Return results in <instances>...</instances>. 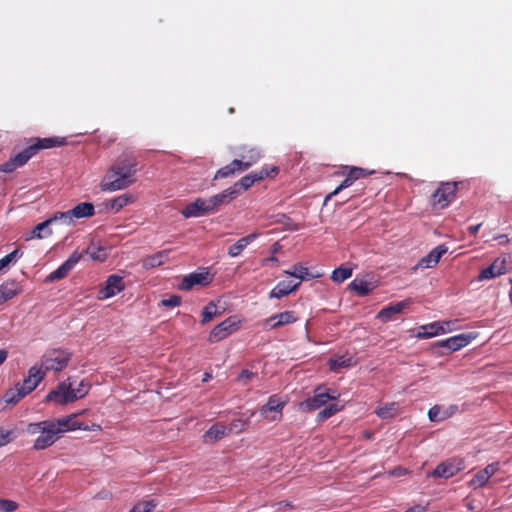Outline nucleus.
<instances>
[{"label":"nucleus","mask_w":512,"mask_h":512,"mask_svg":"<svg viewBox=\"0 0 512 512\" xmlns=\"http://www.w3.org/2000/svg\"><path fill=\"white\" fill-rule=\"evenodd\" d=\"M256 374L250 370L243 369L238 376V381L245 384L247 380L253 378Z\"/></svg>","instance_id":"nucleus-53"},{"label":"nucleus","mask_w":512,"mask_h":512,"mask_svg":"<svg viewBox=\"0 0 512 512\" xmlns=\"http://www.w3.org/2000/svg\"><path fill=\"white\" fill-rule=\"evenodd\" d=\"M23 151L28 156V158L31 159L39 151V146H37L36 142L34 141V143L23 149Z\"/></svg>","instance_id":"nucleus-54"},{"label":"nucleus","mask_w":512,"mask_h":512,"mask_svg":"<svg viewBox=\"0 0 512 512\" xmlns=\"http://www.w3.org/2000/svg\"><path fill=\"white\" fill-rule=\"evenodd\" d=\"M168 251L162 250L143 260V267L146 269L154 268L162 265L168 260Z\"/></svg>","instance_id":"nucleus-34"},{"label":"nucleus","mask_w":512,"mask_h":512,"mask_svg":"<svg viewBox=\"0 0 512 512\" xmlns=\"http://www.w3.org/2000/svg\"><path fill=\"white\" fill-rule=\"evenodd\" d=\"M482 224L472 225L468 228L469 233L472 236H476Z\"/></svg>","instance_id":"nucleus-58"},{"label":"nucleus","mask_w":512,"mask_h":512,"mask_svg":"<svg viewBox=\"0 0 512 512\" xmlns=\"http://www.w3.org/2000/svg\"><path fill=\"white\" fill-rule=\"evenodd\" d=\"M278 327H280V325H279V323H277V314H274V315L268 317L264 321V328L267 330H272V329H275Z\"/></svg>","instance_id":"nucleus-52"},{"label":"nucleus","mask_w":512,"mask_h":512,"mask_svg":"<svg viewBox=\"0 0 512 512\" xmlns=\"http://www.w3.org/2000/svg\"><path fill=\"white\" fill-rule=\"evenodd\" d=\"M284 273L299 279L300 283L301 281H306L319 276L310 274L309 269L307 267L302 266L301 264L293 265L291 269L285 270Z\"/></svg>","instance_id":"nucleus-32"},{"label":"nucleus","mask_w":512,"mask_h":512,"mask_svg":"<svg viewBox=\"0 0 512 512\" xmlns=\"http://www.w3.org/2000/svg\"><path fill=\"white\" fill-rule=\"evenodd\" d=\"M27 394L21 389V387L16 384L14 388L9 389L5 395L4 400L9 404H16L22 398H24Z\"/></svg>","instance_id":"nucleus-38"},{"label":"nucleus","mask_w":512,"mask_h":512,"mask_svg":"<svg viewBox=\"0 0 512 512\" xmlns=\"http://www.w3.org/2000/svg\"><path fill=\"white\" fill-rule=\"evenodd\" d=\"M18 291L19 286L15 280L4 282L0 286V305L16 296Z\"/></svg>","instance_id":"nucleus-29"},{"label":"nucleus","mask_w":512,"mask_h":512,"mask_svg":"<svg viewBox=\"0 0 512 512\" xmlns=\"http://www.w3.org/2000/svg\"><path fill=\"white\" fill-rule=\"evenodd\" d=\"M213 213L209 199L197 198L181 211L185 218H198Z\"/></svg>","instance_id":"nucleus-8"},{"label":"nucleus","mask_w":512,"mask_h":512,"mask_svg":"<svg viewBox=\"0 0 512 512\" xmlns=\"http://www.w3.org/2000/svg\"><path fill=\"white\" fill-rule=\"evenodd\" d=\"M73 219H80L84 217H91L95 214V208L92 203L82 202L77 204L71 209Z\"/></svg>","instance_id":"nucleus-33"},{"label":"nucleus","mask_w":512,"mask_h":512,"mask_svg":"<svg viewBox=\"0 0 512 512\" xmlns=\"http://www.w3.org/2000/svg\"><path fill=\"white\" fill-rule=\"evenodd\" d=\"M137 163L126 156L119 157L104 176L101 189L103 191H117L129 187L135 182Z\"/></svg>","instance_id":"nucleus-2"},{"label":"nucleus","mask_w":512,"mask_h":512,"mask_svg":"<svg viewBox=\"0 0 512 512\" xmlns=\"http://www.w3.org/2000/svg\"><path fill=\"white\" fill-rule=\"evenodd\" d=\"M285 404L286 402L278 395H272L269 397L267 403L260 409V414L268 420H278L281 417Z\"/></svg>","instance_id":"nucleus-9"},{"label":"nucleus","mask_w":512,"mask_h":512,"mask_svg":"<svg viewBox=\"0 0 512 512\" xmlns=\"http://www.w3.org/2000/svg\"><path fill=\"white\" fill-rule=\"evenodd\" d=\"M338 395L330 394L324 387H317L314 390V395L302 401L300 408L304 411H313L324 406L329 400H336Z\"/></svg>","instance_id":"nucleus-7"},{"label":"nucleus","mask_w":512,"mask_h":512,"mask_svg":"<svg viewBox=\"0 0 512 512\" xmlns=\"http://www.w3.org/2000/svg\"><path fill=\"white\" fill-rule=\"evenodd\" d=\"M246 158L248 159L246 162H252L253 165L261 158V153L256 149H251L249 151V155Z\"/></svg>","instance_id":"nucleus-55"},{"label":"nucleus","mask_w":512,"mask_h":512,"mask_svg":"<svg viewBox=\"0 0 512 512\" xmlns=\"http://www.w3.org/2000/svg\"><path fill=\"white\" fill-rule=\"evenodd\" d=\"M219 314L217 305L214 302H210L202 310L201 323L206 324Z\"/></svg>","instance_id":"nucleus-41"},{"label":"nucleus","mask_w":512,"mask_h":512,"mask_svg":"<svg viewBox=\"0 0 512 512\" xmlns=\"http://www.w3.org/2000/svg\"><path fill=\"white\" fill-rule=\"evenodd\" d=\"M161 303L166 307H177L181 303V297L178 295H171L170 297L163 299Z\"/></svg>","instance_id":"nucleus-50"},{"label":"nucleus","mask_w":512,"mask_h":512,"mask_svg":"<svg viewBox=\"0 0 512 512\" xmlns=\"http://www.w3.org/2000/svg\"><path fill=\"white\" fill-rule=\"evenodd\" d=\"M298 320L294 311H284L281 313H277V323H279L280 327L288 324H292Z\"/></svg>","instance_id":"nucleus-44"},{"label":"nucleus","mask_w":512,"mask_h":512,"mask_svg":"<svg viewBox=\"0 0 512 512\" xmlns=\"http://www.w3.org/2000/svg\"><path fill=\"white\" fill-rule=\"evenodd\" d=\"M232 429L233 427L227 428L225 425L220 423L214 424L203 435L204 442L214 443L226 436L232 431Z\"/></svg>","instance_id":"nucleus-24"},{"label":"nucleus","mask_w":512,"mask_h":512,"mask_svg":"<svg viewBox=\"0 0 512 512\" xmlns=\"http://www.w3.org/2000/svg\"><path fill=\"white\" fill-rule=\"evenodd\" d=\"M18 385L26 394H29L35 389L34 383L28 376L24 378V380L21 383H18Z\"/></svg>","instance_id":"nucleus-51"},{"label":"nucleus","mask_w":512,"mask_h":512,"mask_svg":"<svg viewBox=\"0 0 512 512\" xmlns=\"http://www.w3.org/2000/svg\"><path fill=\"white\" fill-rule=\"evenodd\" d=\"M18 505L16 502L8 499L0 500V509L4 512H13L17 509Z\"/></svg>","instance_id":"nucleus-49"},{"label":"nucleus","mask_w":512,"mask_h":512,"mask_svg":"<svg viewBox=\"0 0 512 512\" xmlns=\"http://www.w3.org/2000/svg\"><path fill=\"white\" fill-rule=\"evenodd\" d=\"M76 429H88L77 422L76 414H72L55 421L45 420L30 423L27 427V431L30 434H39L33 445L35 450H43L52 446L62 433Z\"/></svg>","instance_id":"nucleus-1"},{"label":"nucleus","mask_w":512,"mask_h":512,"mask_svg":"<svg viewBox=\"0 0 512 512\" xmlns=\"http://www.w3.org/2000/svg\"><path fill=\"white\" fill-rule=\"evenodd\" d=\"M507 271L506 260L497 258L478 275V281H485L505 274Z\"/></svg>","instance_id":"nucleus-17"},{"label":"nucleus","mask_w":512,"mask_h":512,"mask_svg":"<svg viewBox=\"0 0 512 512\" xmlns=\"http://www.w3.org/2000/svg\"><path fill=\"white\" fill-rule=\"evenodd\" d=\"M52 225V220H45L39 224H37L33 230L30 232L29 235H27L26 240L31 239H43L45 237H48L52 235V230L50 229V226Z\"/></svg>","instance_id":"nucleus-30"},{"label":"nucleus","mask_w":512,"mask_h":512,"mask_svg":"<svg viewBox=\"0 0 512 512\" xmlns=\"http://www.w3.org/2000/svg\"><path fill=\"white\" fill-rule=\"evenodd\" d=\"M35 142L37 146H39V150L48 149L63 144V141H59L57 138H37L35 139Z\"/></svg>","instance_id":"nucleus-47"},{"label":"nucleus","mask_w":512,"mask_h":512,"mask_svg":"<svg viewBox=\"0 0 512 512\" xmlns=\"http://www.w3.org/2000/svg\"><path fill=\"white\" fill-rule=\"evenodd\" d=\"M279 249H280L279 243H277V242L274 243L273 246H272V252L273 253H277L279 251Z\"/></svg>","instance_id":"nucleus-61"},{"label":"nucleus","mask_w":512,"mask_h":512,"mask_svg":"<svg viewBox=\"0 0 512 512\" xmlns=\"http://www.w3.org/2000/svg\"><path fill=\"white\" fill-rule=\"evenodd\" d=\"M265 261H271V262H278V259L275 257V256H271L269 258H267Z\"/></svg>","instance_id":"nucleus-63"},{"label":"nucleus","mask_w":512,"mask_h":512,"mask_svg":"<svg viewBox=\"0 0 512 512\" xmlns=\"http://www.w3.org/2000/svg\"><path fill=\"white\" fill-rule=\"evenodd\" d=\"M157 505L155 499H143L136 502L128 512H153Z\"/></svg>","instance_id":"nucleus-37"},{"label":"nucleus","mask_w":512,"mask_h":512,"mask_svg":"<svg viewBox=\"0 0 512 512\" xmlns=\"http://www.w3.org/2000/svg\"><path fill=\"white\" fill-rule=\"evenodd\" d=\"M239 195V189L236 188H227L221 193H218L209 199L211 208L216 211L221 205H225L230 203L233 199H235Z\"/></svg>","instance_id":"nucleus-21"},{"label":"nucleus","mask_w":512,"mask_h":512,"mask_svg":"<svg viewBox=\"0 0 512 512\" xmlns=\"http://www.w3.org/2000/svg\"><path fill=\"white\" fill-rule=\"evenodd\" d=\"M352 268L340 266L333 270L331 279L336 283H342L352 276Z\"/></svg>","instance_id":"nucleus-40"},{"label":"nucleus","mask_w":512,"mask_h":512,"mask_svg":"<svg viewBox=\"0 0 512 512\" xmlns=\"http://www.w3.org/2000/svg\"><path fill=\"white\" fill-rule=\"evenodd\" d=\"M349 287L359 296H366L377 287V281L355 278Z\"/></svg>","instance_id":"nucleus-26"},{"label":"nucleus","mask_w":512,"mask_h":512,"mask_svg":"<svg viewBox=\"0 0 512 512\" xmlns=\"http://www.w3.org/2000/svg\"><path fill=\"white\" fill-rule=\"evenodd\" d=\"M211 378H212L211 374H209V373H205L204 378H203V381H204V382H206V381H208V380H209V379H211Z\"/></svg>","instance_id":"nucleus-62"},{"label":"nucleus","mask_w":512,"mask_h":512,"mask_svg":"<svg viewBox=\"0 0 512 512\" xmlns=\"http://www.w3.org/2000/svg\"><path fill=\"white\" fill-rule=\"evenodd\" d=\"M366 175H368V173L364 169L359 168V167H350L346 178L341 182V184L339 186H337L334 189L333 194H338L343 189H346V188L352 186L356 180H358L361 177H364Z\"/></svg>","instance_id":"nucleus-25"},{"label":"nucleus","mask_w":512,"mask_h":512,"mask_svg":"<svg viewBox=\"0 0 512 512\" xmlns=\"http://www.w3.org/2000/svg\"><path fill=\"white\" fill-rule=\"evenodd\" d=\"M258 236V233H251L245 237L240 238L235 244L228 248V255L230 257L239 256L250 243L257 239Z\"/></svg>","instance_id":"nucleus-28"},{"label":"nucleus","mask_w":512,"mask_h":512,"mask_svg":"<svg viewBox=\"0 0 512 512\" xmlns=\"http://www.w3.org/2000/svg\"><path fill=\"white\" fill-rule=\"evenodd\" d=\"M124 288L125 284L123 278L119 275L112 274L107 278L105 286L99 290V299L104 300L111 298L124 290Z\"/></svg>","instance_id":"nucleus-12"},{"label":"nucleus","mask_w":512,"mask_h":512,"mask_svg":"<svg viewBox=\"0 0 512 512\" xmlns=\"http://www.w3.org/2000/svg\"><path fill=\"white\" fill-rule=\"evenodd\" d=\"M46 375L45 370L42 368L41 365H33L29 371H28V377L32 380L34 383L35 388L38 386V384L44 379Z\"/></svg>","instance_id":"nucleus-42"},{"label":"nucleus","mask_w":512,"mask_h":512,"mask_svg":"<svg viewBox=\"0 0 512 512\" xmlns=\"http://www.w3.org/2000/svg\"><path fill=\"white\" fill-rule=\"evenodd\" d=\"M84 254H88L91 259L101 262L104 261L107 257L105 249H103L102 247H96L94 245L88 246L87 249L83 252L75 250L65 262H63L56 270H54L47 276L46 281L54 282L65 278L68 275V273L81 260Z\"/></svg>","instance_id":"nucleus-4"},{"label":"nucleus","mask_w":512,"mask_h":512,"mask_svg":"<svg viewBox=\"0 0 512 512\" xmlns=\"http://www.w3.org/2000/svg\"><path fill=\"white\" fill-rule=\"evenodd\" d=\"M238 328V323L232 317H229L212 329L209 334V341L211 343L219 342L231 335Z\"/></svg>","instance_id":"nucleus-10"},{"label":"nucleus","mask_w":512,"mask_h":512,"mask_svg":"<svg viewBox=\"0 0 512 512\" xmlns=\"http://www.w3.org/2000/svg\"><path fill=\"white\" fill-rule=\"evenodd\" d=\"M412 304V299L408 298L403 301L390 304L384 308H382L378 314L377 319L382 322H388L394 319V316L403 312L406 308H408Z\"/></svg>","instance_id":"nucleus-16"},{"label":"nucleus","mask_w":512,"mask_h":512,"mask_svg":"<svg viewBox=\"0 0 512 512\" xmlns=\"http://www.w3.org/2000/svg\"><path fill=\"white\" fill-rule=\"evenodd\" d=\"M76 380L72 377L67 378L58 384L55 390L50 391L47 396V401H54L58 404H67L83 398L90 389V385L81 380L77 387H74Z\"/></svg>","instance_id":"nucleus-3"},{"label":"nucleus","mask_w":512,"mask_h":512,"mask_svg":"<svg viewBox=\"0 0 512 512\" xmlns=\"http://www.w3.org/2000/svg\"><path fill=\"white\" fill-rule=\"evenodd\" d=\"M390 474L393 475V476H402V475L407 474V470L405 468H402V467H397V468L393 469L390 472Z\"/></svg>","instance_id":"nucleus-56"},{"label":"nucleus","mask_w":512,"mask_h":512,"mask_svg":"<svg viewBox=\"0 0 512 512\" xmlns=\"http://www.w3.org/2000/svg\"><path fill=\"white\" fill-rule=\"evenodd\" d=\"M450 322H432L420 327L417 337L420 339L431 338L446 333L449 329Z\"/></svg>","instance_id":"nucleus-19"},{"label":"nucleus","mask_w":512,"mask_h":512,"mask_svg":"<svg viewBox=\"0 0 512 512\" xmlns=\"http://www.w3.org/2000/svg\"><path fill=\"white\" fill-rule=\"evenodd\" d=\"M22 256V252L19 249H15L3 258L0 259V272L8 268L11 264H14L17 259Z\"/></svg>","instance_id":"nucleus-43"},{"label":"nucleus","mask_w":512,"mask_h":512,"mask_svg":"<svg viewBox=\"0 0 512 512\" xmlns=\"http://www.w3.org/2000/svg\"><path fill=\"white\" fill-rule=\"evenodd\" d=\"M458 411L457 405H434L428 411V418L431 422H440L450 418Z\"/></svg>","instance_id":"nucleus-18"},{"label":"nucleus","mask_w":512,"mask_h":512,"mask_svg":"<svg viewBox=\"0 0 512 512\" xmlns=\"http://www.w3.org/2000/svg\"><path fill=\"white\" fill-rule=\"evenodd\" d=\"M133 200L134 199H133L132 195H130V194H122V195H119V196L111 199L109 202H107L106 206H107V208H109L113 212L117 213L122 208H124L129 203H131Z\"/></svg>","instance_id":"nucleus-36"},{"label":"nucleus","mask_w":512,"mask_h":512,"mask_svg":"<svg viewBox=\"0 0 512 512\" xmlns=\"http://www.w3.org/2000/svg\"><path fill=\"white\" fill-rule=\"evenodd\" d=\"M212 280L213 276L208 271L193 272L183 278L180 289L188 291L195 285L206 286L210 284Z\"/></svg>","instance_id":"nucleus-13"},{"label":"nucleus","mask_w":512,"mask_h":512,"mask_svg":"<svg viewBox=\"0 0 512 512\" xmlns=\"http://www.w3.org/2000/svg\"><path fill=\"white\" fill-rule=\"evenodd\" d=\"M462 469V463L456 460L442 462L428 474V477H439L448 479L456 475Z\"/></svg>","instance_id":"nucleus-14"},{"label":"nucleus","mask_w":512,"mask_h":512,"mask_svg":"<svg viewBox=\"0 0 512 512\" xmlns=\"http://www.w3.org/2000/svg\"><path fill=\"white\" fill-rule=\"evenodd\" d=\"M426 510V508L422 505H414L410 508H408L406 511L404 512H424Z\"/></svg>","instance_id":"nucleus-57"},{"label":"nucleus","mask_w":512,"mask_h":512,"mask_svg":"<svg viewBox=\"0 0 512 512\" xmlns=\"http://www.w3.org/2000/svg\"><path fill=\"white\" fill-rule=\"evenodd\" d=\"M335 195H336V194H333V191H332L330 194H328V195L325 197V203H326L327 201H329V200H330L333 196H335Z\"/></svg>","instance_id":"nucleus-64"},{"label":"nucleus","mask_w":512,"mask_h":512,"mask_svg":"<svg viewBox=\"0 0 512 512\" xmlns=\"http://www.w3.org/2000/svg\"><path fill=\"white\" fill-rule=\"evenodd\" d=\"M446 252L447 247L445 245H438L432 249L425 257H423L418 265L424 268H433L438 264L442 255Z\"/></svg>","instance_id":"nucleus-23"},{"label":"nucleus","mask_w":512,"mask_h":512,"mask_svg":"<svg viewBox=\"0 0 512 512\" xmlns=\"http://www.w3.org/2000/svg\"><path fill=\"white\" fill-rule=\"evenodd\" d=\"M471 341V336L467 334H458L452 337H449L445 340L437 341L433 344V348L437 349V353L444 355L446 353H451L457 351L465 346H467Z\"/></svg>","instance_id":"nucleus-6"},{"label":"nucleus","mask_w":512,"mask_h":512,"mask_svg":"<svg viewBox=\"0 0 512 512\" xmlns=\"http://www.w3.org/2000/svg\"><path fill=\"white\" fill-rule=\"evenodd\" d=\"M29 160H30V158H28V156L22 150L19 153H17L15 156L11 157L8 161L3 163L0 166V171L5 172V173H11L15 169L25 165Z\"/></svg>","instance_id":"nucleus-27"},{"label":"nucleus","mask_w":512,"mask_h":512,"mask_svg":"<svg viewBox=\"0 0 512 512\" xmlns=\"http://www.w3.org/2000/svg\"><path fill=\"white\" fill-rule=\"evenodd\" d=\"M7 351L4 349H0V365L6 360Z\"/></svg>","instance_id":"nucleus-60"},{"label":"nucleus","mask_w":512,"mask_h":512,"mask_svg":"<svg viewBox=\"0 0 512 512\" xmlns=\"http://www.w3.org/2000/svg\"><path fill=\"white\" fill-rule=\"evenodd\" d=\"M500 470V462L488 464L485 468L479 470L469 482V486L477 489L484 487L489 479Z\"/></svg>","instance_id":"nucleus-11"},{"label":"nucleus","mask_w":512,"mask_h":512,"mask_svg":"<svg viewBox=\"0 0 512 512\" xmlns=\"http://www.w3.org/2000/svg\"><path fill=\"white\" fill-rule=\"evenodd\" d=\"M16 438L15 431L12 429L0 428V447L10 443Z\"/></svg>","instance_id":"nucleus-48"},{"label":"nucleus","mask_w":512,"mask_h":512,"mask_svg":"<svg viewBox=\"0 0 512 512\" xmlns=\"http://www.w3.org/2000/svg\"><path fill=\"white\" fill-rule=\"evenodd\" d=\"M496 240L499 241V243L503 244V243H507L509 241L507 235H499L497 237H495Z\"/></svg>","instance_id":"nucleus-59"},{"label":"nucleus","mask_w":512,"mask_h":512,"mask_svg":"<svg viewBox=\"0 0 512 512\" xmlns=\"http://www.w3.org/2000/svg\"><path fill=\"white\" fill-rule=\"evenodd\" d=\"M340 410V407L337 405V404H330L329 406H327L326 408H324L323 410H321L318 415H317V421L318 422H323L325 421L326 419L330 418L331 416H333L335 413H337L338 411Z\"/></svg>","instance_id":"nucleus-45"},{"label":"nucleus","mask_w":512,"mask_h":512,"mask_svg":"<svg viewBox=\"0 0 512 512\" xmlns=\"http://www.w3.org/2000/svg\"><path fill=\"white\" fill-rule=\"evenodd\" d=\"M300 286V282H294L292 280H282L271 290L269 298L281 299L290 293L297 290Z\"/></svg>","instance_id":"nucleus-22"},{"label":"nucleus","mask_w":512,"mask_h":512,"mask_svg":"<svg viewBox=\"0 0 512 512\" xmlns=\"http://www.w3.org/2000/svg\"><path fill=\"white\" fill-rule=\"evenodd\" d=\"M355 365L353 357L347 355H335L329 360V367L332 371H337L340 368H348Z\"/></svg>","instance_id":"nucleus-35"},{"label":"nucleus","mask_w":512,"mask_h":512,"mask_svg":"<svg viewBox=\"0 0 512 512\" xmlns=\"http://www.w3.org/2000/svg\"><path fill=\"white\" fill-rule=\"evenodd\" d=\"M267 175V173H263V172H260V173H253V174H248L244 177H242L238 182H236L233 186H231V188H236V189H239V193L242 191H245L247 190L248 188H250L255 182L259 181V180H262L265 176Z\"/></svg>","instance_id":"nucleus-31"},{"label":"nucleus","mask_w":512,"mask_h":512,"mask_svg":"<svg viewBox=\"0 0 512 512\" xmlns=\"http://www.w3.org/2000/svg\"><path fill=\"white\" fill-rule=\"evenodd\" d=\"M252 166V162H243L242 160L235 159L230 164L219 169L214 179L227 178L234 175L236 172L247 170Z\"/></svg>","instance_id":"nucleus-20"},{"label":"nucleus","mask_w":512,"mask_h":512,"mask_svg":"<svg viewBox=\"0 0 512 512\" xmlns=\"http://www.w3.org/2000/svg\"><path fill=\"white\" fill-rule=\"evenodd\" d=\"M48 220H52V224L61 221L66 225H70L73 222V216L71 210L65 212H57L52 217L48 218Z\"/></svg>","instance_id":"nucleus-46"},{"label":"nucleus","mask_w":512,"mask_h":512,"mask_svg":"<svg viewBox=\"0 0 512 512\" xmlns=\"http://www.w3.org/2000/svg\"><path fill=\"white\" fill-rule=\"evenodd\" d=\"M398 412V405L395 402L385 404L376 410V414L382 419L394 417Z\"/></svg>","instance_id":"nucleus-39"},{"label":"nucleus","mask_w":512,"mask_h":512,"mask_svg":"<svg viewBox=\"0 0 512 512\" xmlns=\"http://www.w3.org/2000/svg\"><path fill=\"white\" fill-rule=\"evenodd\" d=\"M70 353L65 350H51L46 352L41 358V366L47 371H61L69 363Z\"/></svg>","instance_id":"nucleus-5"},{"label":"nucleus","mask_w":512,"mask_h":512,"mask_svg":"<svg viewBox=\"0 0 512 512\" xmlns=\"http://www.w3.org/2000/svg\"><path fill=\"white\" fill-rule=\"evenodd\" d=\"M456 192L455 183L442 184L432 195L434 204H438L441 208L448 206Z\"/></svg>","instance_id":"nucleus-15"}]
</instances>
